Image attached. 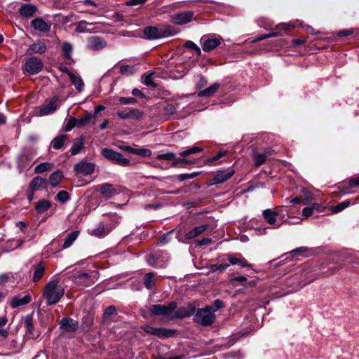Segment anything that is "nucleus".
Masks as SVG:
<instances>
[{"label":"nucleus","mask_w":359,"mask_h":359,"mask_svg":"<svg viewBox=\"0 0 359 359\" xmlns=\"http://www.w3.org/2000/svg\"><path fill=\"white\" fill-rule=\"evenodd\" d=\"M262 216L271 228L278 229L283 224L287 222L286 216L288 217H292V212L289 208L278 207L276 210H264Z\"/></svg>","instance_id":"nucleus-1"},{"label":"nucleus","mask_w":359,"mask_h":359,"mask_svg":"<svg viewBox=\"0 0 359 359\" xmlns=\"http://www.w3.org/2000/svg\"><path fill=\"white\" fill-rule=\"evenodd\" d=\"M59 279H55L49 281L46 285L43 297L48 306L57 303L64 295L65 290L59 285Z\"/></svg>","instance_id":"nucleus-2"},{"label":"nucleus","mask_w":359,"mask_h":359,"mask_svg":"<svg viewBox=\"0 0 359 359\" xmlns=\"http://www.w3.org/2000/svg\"><path fill=\"white\" fill-rule=\"evenodd\" d=\"M118 223L119 217L117 214H109L107 220L101 221L96 228L91 230L90 234L97 238H103L108 235Z\"/></svg>","instance_id":"nucleus-3"},{"label":"nucleus","mask_w":359,"mask_h":359,"mask_svg":"<svg viewBox=\"0 0 359 359\" xmlns=\"http://www.w3.org/2000/svg\"><path fill=\"white\" fill-rule=\"evenodd\" d=\"M99 278V273L95 270L79 271L72 276L74 283L79 286L90 287Z\"/></svg>","instance_id":"nucleus-4"},{"label":"nucleus","mask_w":359,"mask_h":359,"mask_svg":"<svg viewBox=\"0 0 359 359\" xmlns=\"http://www.w3.org/2000/svg\"><path fill=\"white\" fill-rule=\"evenodd\" d=\"M174 35L170 27L159 28L155 26H147L142 31V38L147 40H155Z\"/></svg>","instance_id":"nucleus-5"},{"label":"nucleus","mask_w":359,"mask_h":359,"mask_svg":"<svg viewBox=\"0 0 359 359\" xmlns=\"http://www.w3.org/2000/svg\"><path fill=\"white\" fill-rule=\"evenodd\" d=\"M177 308L175 302H170L167 304H154L151 305L149 311L152 316H163L169 320H173V310Z\"/></svg>","instance_id":"nucleus-6"},{"label":"nucleus","mask_w":359,"mask_h":359,"mask_svg":"<svg viewBox=\"0 0 359 359\" xmlns=\"http://www.w3.org/2000/svg\"><path fill=\"white\" fill-rule=\"evenodd\" d=\"M170 259V256L166 252L156 250L149 254L147 257V264L153 267L163 268Z\"/></svg>","instance_id":"nucleus-7"},{"label":"nucleus","mask_w":359,"mask_h":359,"mask_svg":"<svg viewBox=\"0 0 359 359\" xmlns=\"http://www.w3.org/2000/svg\"><path fill=\"white\" fill-rule=\"evenodd\" d=\"M194 320L203 326L212 325L215 320V315L212 311V307L207 306L203 309H198L194 316Z\"/></svg>","instance_id":"nucleus-8"},{"label":"nucleus","mask_w":359,"mask_h":359,"mask_svg":"<svg viewBox=\"0 0 359 359\" xmlns=\"http://www.w3.org/2000/svg\"><path fill=\"white\" fill-rule=\"evenodd\" d=\"M222 37L216 34H205L201 39L200 43L205 52H209L218 47L222 42Z\"/></svg>","instance_id":"nucleus-9"},{"label":"nucleus","mask_w":359,"mask_h":359,"mask_svg":"<svg viewBox=\"0 0 359 359\" xmlns=\"http://www.w3.org/2000/svg\"><path fill=\"white\" fill-rule=\"evenodd\" d=\"M43 68V62L36 57L28 58L25 64L24 71L30 75L38 74Z\"/></svg>","instance_id":"nucleus-10"},{"label":"nucleus","mask_w":359,"mask_h":359,"mask_svg":"<svg viewBox=\"0 0 359 359\" xmlns=\"http://www.w3.org/2000/svg\"><path fill=\"white\" fill-rule=\"evenodd\" d=\"M235 173L234 170H219L214 177L208 183V186H212L217 184H222L229 180Z\"/></svg>","instance_id":"nucleus-11"},{"label":"nucleus","mask_w":359,"mask_h":359,"mask_svg":"<svg viewBox=\"0 0 359 359\" xmlns=\"http://www.w3.org/2000/svg\"><path fill=\"white\" fill-rule=\"evenodd\" d=\"M196 312V307L193 304H189L186 306H182L173 310V319L184 318L189 317Z\"/></svg>","instance_id":"nucleus-12"},{"label":"nucleus","mask_w":359,"mask_h":359,"mask_svg":"<svg viewBox=\"0 0 359 359\" xmlns=\"http://www.w3.org/2000/svg\"><path fill=\"white\" fill-rule=\"evenodd\" d=\"M59 105L60 104L58 97L53 96L49 102L44 104L41 107L39 110V115L46 116L53 114L56 111Z\"/></svg>","instance_id":"nucleus-13"},{"label":"nucleus","mask_w":359,"mask_h":359,"mask_svg":"<svg viewBox=\"0 0 359 359\" xmlns=\"http://www.w3.org/2000/svg\"><path fill=\"white\" fill-rule=\"evenodd\" d=\"M194 18V12L188 11L178 13L172 16V23L178 25H183L192 21Z\"/></svg>","instance_id":"nucleus-14"},{"label":"nucleus","mask_w":359,"mask_h":359,"mask_svg":"<svg viewBox=\"0 0 359 359\" xmlns=\"http://www.w3.org/2000/svg\"><path fill=\"white\" fill-rule=\"evenodd\" d=\"M95 167L93 163L81 161L74 165V171L77 175H89L94 172Z\"/></svg>","instance_id":"nucleus-15"},{"label":"nucleus","mask_w":359,"mask_h":359,"mask_svg":"<svg viewBox=\"0 0 359 359\" xmlns=\"http://www.w3.org/2000/svg\"><path fill=\"white\" fill-rule=\"evenodd\" d=\"M117 116L121 119H127L133 118L134 119H140L142 116V113L136 109L127 108L123 111H118Z\"/></svg>","instance_id":"nucleus-16"},{"label":"nucleus","mask_w":359,"mask_h":359,"mask_svg":"<svg viewBox=\"0 0 359 359\" xmlns=\"http://www.w3.org/2000/svg\"><path fill=\"white\" fill-rule=\"evenodd\" d=\"M227 260L231 265L238 264L241 267H251V264H248L247 261L242 257L241 254H227Z\"/></svg>","instance_id":"nucleus-17"},{"label":"nucleus","mask_w":359,"mask_h":359,"mask_svg":"<svg viewBox=\"0 0 359 359\" xmlns=\"http://www.w3.org/2000/svg\"><path fill=\"white\" fill-rule=\"evenodd\" d=\"M60 327L66 332H75L78 329V323L71 318H64L60 323Z\"/></svg>","instance_id":"nucleus-18"},{"label":"nucleus","mask_w":359,"mask_h":359,"mask_svg":"<svg viewBox=\"0 0 359 359\" xmlns=\"http://www.w3.org/2000/svg\"><path fill=\"white\" fill-rule=\"evenodd\" d=\"M106 41L100 36H91L88 39V48L93 50H100L106 46Z\"/></svg>","instance_id":"nucleus-19"},{"label":"nucleus","mask_w":359,"mask_h":359,"mask_svg":"<svg viewBox=\"0 0 359 359\" xmlns=\"http://www.w3.org/2000/svg\"><path fill=\"white\" fill-rule=\"evenodd\" d=\"M310 282L311 281L304 280L302 276H299L297 273L294 278L287 279V284L296 290H299L308 285Z\"/></svg>","instance_id":"nucleus-20"},{"label":"nucleus","mask_w":359,"mask_h":359,"mask_svg":"<svg viewBox=\"0 0 359 359\" xmlns=\"http://www.w3.org/2000/svg\"><path fill=\"white\" fill-rule=\"evenodd\" d=\"M94 25V23L81 20L76 25V32L78 33H96L97 31L93 27Z\"/></svg>","instance_id":"nucleus-21"},{"label":"nucleus","mask_w":359,"mask_h":359,"mask_svg":"<svg viewBox=\"0 0 359 359\" xmlns=\"http://www.w3.org/2000/svg\"><path fill=\"white\" fill-rule=\"evenodd\" d=\"M37 11L36 6L32 4H23L19 9L21 16L27 18L33 17Z\"/></svg>","instance_id":"nucleus-22"},{"label":"nucleus","mask_w":359,"mask_h":359,"mask_svg":"<svg viewBox=\"0 0 359 359\" xmlns=\"http://www.w3.org/2000/svg\"><path fill=\"white\" fill-rule=\"evenodd\" d=\"M31 25L36 30L42 32H47L50 29V25L41 18L32 20Z\"/></svg>","instance_id":"nucleus-23"},{"label":"nucleus","mask_w":359,"mask_h":359,"mask_svg":"<svg viewBox=\"0 0 359 359\" xmlns=\"http://www.w3.org/2000/svg\"><path fill=\"white\" fill-rule=\"evenodd\" d=\"M208 227L207 224L196 226L185 233V238L188 240L194 239L205 232Z\"/></svg>","instance_id":"nucleus-24"},{"label":"nucleus","mask_w":359,"mask_h":359,"mask_svg":"<svg viewBox=\"0 0 359 359\" xmlns=\"http://www.w3.org/2000/svg\"><path fill=\"white\" fill-rule=\"evenodd\" d=\"M271 149H266L264 153H259L257 151H254L253 153V160L255 161V165L259 167L263 165L266 161V157L271 154Z\"/></svg>","instance_id":"nucleus-25"},{"label":"nucleus","mask_w":359,"mask_h":359,"mask_svg":"<svg viewBox=\"0 0 359 359\" xmlns=\"http://www.w3.org/2000/svg\"><path fill=\"white\" fill-rule=\"evenodd\" d=\"M100 191L104 196L109 198L118 194V191L116 190L114 185L109 183L100 185Z\"/></svg>","instance_id":"nucleus-26"},{"label":"nucleus","mask_w":359,"mask_h":359,"mask_svg":"<svg viewBox=\"0 0 359 359\" xmlns=\"http://www.w3.org/2000/svg\"><path fill=\"white\" fill-rule=\"evenodd\" d=\"M31 302L30 295H25L22 297L20 296L13 297L10 302V304L12 308H17L21 306L26 305Z\"/></svg>","instance_id":"nucleus-27"},{"label":"nucleus","mask_w":359,"mask_h":359,"mask_svg":"<svg viewBox=\"0 0 359 359\" xmlns=\"http://www.w3.org/2000/svg\"><path fill=\"white\" fill-rule=\"evenodd\" d=\"M72 50L73 48L70 43L65 42L62 44V55L68 65H72L74 63V61L72 56Z\"/></svg>","instance_id":"nucleus-28"},{"label":"nucleus","mask_w":359,"mask_h":359,"mask_svg":"<svg viewBox=\"0 0 359 359\" xmlns=\"http://www.w3.org/2000/svg\"><path fill=\"white\" fill-rule=\"evenodd\" d=\"M47 183V180L40 176L34 177L29 183V189L31 191L42 189Z\"/></svg>","instance_id":"nucleus-29"},{"label":"nucleus","mask_w":359,"mask_h":359,"mask_svg":"<svg viewBox=\"0 0 359 359\" xmlns=\"http://www.w3.org/2000/svg\"><path fill=\"white\" fill-rule=\"evenodd\" d=\"M79 231L74 230L70 233H69L64 239V243L62 244V249H67L72 245L74 241L77 239L79 235Z\"/></svg>","instance_id":"nucleus-30"},{"label":"nucleus","mask_w":359,"mask_h":359,"mask_svg":"<svg viewBox=\"0 0 359 359\" xmlns=\"http://www.w3.org/2000/svg\"><path fill=\"white\" fill-rule=\"evenodd\" d=\"M93 119V114L89 112H86L83 116L80 118H74L72 119L73 121L76 122V128H83L89 125Z\"/></svg>","instance_id":"nucleus-31"},{"label":"nucleus","mask_w":359,"mask_h":359,"mask_svg":"<svg viewBox=\"0 0 359 359\" xmlns=\"http://www.w3.org/2000/svg\"><path fill=\"white\" fill-rule=\"evenodd\" d=\"M68 76L72 81V83L74 86L76 90L79 93L83 91L84 88V83L81 77L72 72H68Z\"/></svg>","instance_id":"nucleus-32"},{"label":"nucleus","mask_w":359,"mask_h":359,"mask_svg":"<svg viewBox=\"0 0 359 359\" xmlns=\"http://www.w3.org/2000/svg\"><path fill=\"white\" fill-rule=\"evenodd\" d=\"M52 205V203L46 199H41L36 202L35 210L37 214H42L47 211Z\"/></svg>","instance_id":"nucleus-33"},{"label":"nucleus","mask_w":359,"mask_h":359,"mask_svg":"<svg viewBox=\"0 0 359 359\" xmlns=\"http://www.w3.org/2000/svg\"><path fill=\"white\" fill-rule=\"evenodd\" d=\"M63 178V173L60 170L53 172L49 177V183L52 187H57Z\"/></svg>","instance_id":"nucleus-34"},{"label":"nucleus","mask_w":359,"mask_h":359,"mask_svg":"<svg viewBox=\"0 0 359 359\" xmlns=\"http://www.w3.org/2000/svg\"><path fill=\"white\" fill-rule=\"evenodd\" d=\"M220 87V84L218 83H215L206 88L205 89L201 90L198 93V97H210L214 93L217 92V90Z\"/></svg>","instance_id":"nucleus-35"},{"label":"nucleus","mask_w":359,"mask_h":359,"mask_svg":"<svg viewBox=\"0 0 359 359\" xmlns=\"http://www.w3.org/2000/svg\"><path fill=\"white\" fill-rule=\"evenodd\" d=\"M156 275L153 272L147 273L144 276V285L148 290H151L156 285Z\"/></svg>","instance_id":"nucleus-36"},{"label":"nucleus","mask_w":359,"mask_h":359,"mask_svg":"<svg viewBox=\"0 0 359 359\" xmlns=\"http://www.w3.org/2000/svg\"><path fill=\"white\" fill-rule=\"evenodd\" d=\"M45 264L43 262H40L34 269L33 274L34 282L39 281L43 276L45 273Z\"/></svg>","instance_id":"nucleus-37"},{"label":"nucleus","mask_w":359,"mask_h":359,"mask_svg":"<svg viewBox=\"0 0 359 359\" xmlns=\"http://www.w3.org/2000/svg\"><path fill=\"white\" fill-rule=\"evenodd\" d=\"M66 139L65 135H57L52 140L50 145L54 149L59 150L63 147Z\"/></svg>","instance_id":"nucleus-38"},{"label":"nucleus","mask_w":359,"mask_h":359,"mask_svg":"<svg viewBox=\"0 0 359 359\" xmlns=\"http://www.w3.org/2000/svg\"><path fill=\"white\" fill-rule=\"evenodd\" d=\"M175 331L166 328L157 327L156 336L160 338H168L173 336Z\"/></svg>","instance_id":"nucleus-39"},{"label":"nucleus","mask_w":359,"mask_h":359,"mask_svg":"<svg viewBox=\"0 0 359 359\" xmlns=\"http://www.w3.org/2000/svg\"><path fill=\"white\" fill-rule=\"evenodd\" d=\"M25 323L27 330V334L29 337H34V325L32 321V316L27 315L25 318Z\"/></svg>","instance_id":"nucleus-40"},{"label":"nucleus","mask_w":359,"mask_h":359,"mask_svg":"<svg viewBox=\"0 0 359 359\" xmlns=\"http://www.w3.org/2000/svg\"><path fill=\"white\" fill-rule=\"evenodd\" d=\"M29 50L35 53H43L46 50V46L42 42L33 43L29 46Z\"/></svg>","instance_id":"nucleus-41"},{"label":"nucleus","mask_w":359,"mask_h":359,"mask_svg":"<svg viewBox=\"0 0 359 359\" xmlns=\"http://www.w3.org/2000/svg\"><path fill=\"white\" fill-rule=\"evenodd\" d=\"M101 153L104 158L111 161H114L118 154V152L108 148L102 149Z\"/></svg>","instance_id":"nucleus-42"},{"label":"nucleus","mask_w":359,"mask_h":359,"mask_svg":"<svg viewBox=\"0 0 359 359\" xmlns=\"http://www.w3.org/2000/svg\"><path fill=\"white\" fill-rule=\"evenodd\" d=\"M53 167V164L48 162L41 163L37 165L34 168L36 173H43L46 171L50 170Z\"/></svg>","instance_id":"nucleus-43"},{"label":"nucleus","mask_w":359,"mask_h":359,"mask_svg":"<svg viewBox=\"0 0 359 359\" xmlns=\"http://www.w3.org/2000/svg\"><path fill=\"white\" fill-rule=\"evenodd\" d=\"M83 146V139H79L77 140L72 146L70 151L72 155H76L78 154L81 150L82 149Z\"/></svg>","instance_id":"nucleus-44"},{"label":"nucleus","mask_w":359,"mask_h":359,"mask_svg":"<svg viewBox=\"0 0 359 359\" xmlns=\"http://www.w3.org/2000/svg\"><path fill=\"white\" fill-rule=\"evenodd\" d=\"M308 248L306 247H299L294 250H291L289 253L286 254L285 255L287 257L285 259H288L289 257H299L302 256L303 253L308 251Z\"/></svg>","instance_id":"nucleus-45"},{"label":"nucleus","mask_w":359,"mask_h":359,"mask_svg":"<svg viewBox=\"0 0 359 359\" xmlns=\"http://www.w3.org/2000/svg\"><path fill=\"white\" fill-rule=\"evenodd\" d=\"M202 150H203V149L201 148V147H188L185 150L181 151L180 153V155L183 156V157H186V156H189L191 154H196V153H198V152H201V151H202Z\"/></svg>","instance_id":"nucleus-46"},{"label":"nucleus","mask_w":359,"mask_h":359,"mask_svg":"<svg viewBox=\"0 0 359 359\" xmlns=\"http://www.w3.org/2000/svg\"><path fill=\"white\" fill-rule=\"evenodd\" d=\"M70 199L69 194L66 191H60L55 196V200L65 203Z\"/></svg>","instance_id":"nucleus-47"},{"label":"nucleus","mask_w":359,"mask_h":359,"mask_svg":"<svg viewBox=\"0 0 359 359\" xmlns=\"http://www.w3.org/2000/svg\"><path fill=\"white\" fill-rule=\"evenodd\" d=\"M184 46L187 48L193 50L195 52V53L198 56L201 55V48L192 41H187L184 43Z\"/></svg>","instance_id":"nucleus-48"},{"label":"nucleus","mask_w":359,"mask_h":359,"mask_svg":"<svg viewBox=\"0 0 359 359\" xmlns=\"http://www.w3.org/2000/svg\"><path fill=\"white\" fill-rule=\"evenodd\" d=\"M113 162L121 166H127L130 164V161L128 158H125L121 153H118Z\"/></svg>","instance_id":"nucleus-49"},{"label":"nucleus","mask_w":359,"mask_h":359,"mask_svg":"<svg viewBox=\"0 0 359 359\" xmlns=\"http://www.w3.org/2000/svg\"><path fill=\"white\" fill-rule=\"evenodd\" d=\"M154 73L148 72L145 74L142 79L143 83L147 86L156 87V85L153 82Z\"/></svg>","instance_id":"nucleus-50"},{"label":"nucleus","mask_w":359,"mask_h":359,"mask_svg":"<svg viewBox=\"0 0 359 359\" xmlns=\"http://www.w3.org/2000/svg\"><path fill=\"white\" fill-rule=\"evenodd\" d=\"M350 203H351L349 201H345L341 203H339L337 205L332 207V211L334 213H338L344 210L346 208L348 207Z\"/></svg>","instance_id":"nucleus-51"},{"label":"nucleus","mask_w":359,"mask_h":359,"mask_svg":"<svg viewBox=\"0 0 359 359\" xmlns=\"http://www.w3.org/2000/svg\"><path fill=\"white\" fill-rule=\"evenodd\" d=\"M116 313H117V310L114 306H112V305L109 306L106 308V309L104 311V313L103 315V318H104V320H107V319L109 318L111 316L116 315Z\"/></svg>","instance_id":"nucleus-52"},{"label":"nucleus","mask_w":359,"mask_h":359,"mask_svg":"<svg viewBox=\"0 0 359 359\" xmlns=\"http://www.w3.org/2000/svg\"><path fill=\"white\" fill-rule=\"evenodd\" d=\"M119 72L123 75H131L135 72V67L130 65H122L120 67Z\"/></svg>","instance_id":"nucleus-53"},{"label":"nucleus","mask_w":359,"mask_h":359,"mask_svg":"<svg viewBox=\"0 0 359 359\" xmlns=\"http://www.w3.org/2000/svg\"><path fill=\"white\" fill-rule=\"evenodd\" d=\"M156 159L158 160H166V161H172L175 159V154L173 152H168L165 154H159L156 156Z\"/></svg>","instance_id":"nucleus-54"},{"label":"nucleus","mask_w":359,"mask_h":359,"mask_svg":"<svg viewBox=\"0 0 359 359\" xmlns=\"http://www.w3.org/2000/svg\"><path fill=\"white\" fill-rule=\"evenodd\" d=\"M178 109V104H168L164 107V111L167 115H172Z\"/></svg>","instance_id":"nucleus-55"},{"label":"nucleus","mask_w":359,"mask_h":359,"mask_svg":"<svg viewBox=\"0 0 359 359\" xmlns=\"http://www.w3.org/2000/svg\"><path fill=\"white\" fill-rule=\"evenodd\" d=\"M197 175H198V172H194L192 173L180 174V175H177V180L179 181L182 182V181H184L187 180L193 179L195 177H196Z\"/></svg>","instance_id":"nucleus-56"},{"label":"nucleus","mask_w":359,"mask_h":359,"mask_svg":"<svg viewBox=\"0 0 359 359\" xmlns=\"http://www.w3.org/2000/svg\"><path fill=\"white\" fill-rule=\"evenodd\" d=\"M147 0H128L126 2V5L128 6H139L142 7Z\"/></svg>","instance_id":"nucleus-57"},{"label":"nucleus","mask_w":359,"mask_h":359,"mask_svg":"<svg viewBox=\"0 0 359 359\" xmlns=\"http://www.w3.org/2000/svg\"><path fill=\"white\" fill-rule=\"evenodd\" d=\"M226 153H227V151L225 150L219 151L215 156L207 159L205 161L206 163H210L213 161L219 160L222 157L224 156L226 154Z\"/></svg>","instance_id":"nucleus-58"},{"label":"nucleus","mask_w":359,"mask_h":359,"mask_svg":"<svg viewBox=\"0 0 359 359\" xmlns=\"http://www.w3.org/2000/svg\"><path fill=\"white\" fill-rule=\"evenodd\" d=\"M135 154L139 155L140 156H144V157H148V156H151V151L148 149H144V148L135 149Z\"/></svg>","instance_id":"nucleus-59"},{"label":"nucleus","mask_w":359,"mask_h":359,"mask_svg":"<svg viewBox=\"0 0 359 359\" xmlns=\"http://www.w3.org/2000/svg\"><path fill=\"white\" fill-rule=\"evenodd\" d=\"M119 102L122 104H132L136 103V100L133 97H121L119 98Z\"/></svg>","instance_id":"nucleus-60"},{"label":"nucleus","mask_w":359,"mask_h":359,"mask_svg":"<svg viewBox=\"0 0 359 359\" xmlns=\"http://www.w3.org/2000/svg\"><path fill=\"white\" fill-rule=\"evenodd\" d=\"M347 183L348 187L347 188L358 187H359V176L355 178H350L348 180Z\"/></svg>","instance_id":"nucleus-61"},{"label":"nucleus","mask_w":359,"mask_h":359,"mask_svg":"<svg viewBox=\"0 0 359 359\" xmlns=\"http://www.w3.org/2000/svg\"><path fill=\"white\" fill-rule=\"evenodd\" d=\"M72 119H74V117L69 118L67 123L65 126V130L66 132H69L72 130L74 127H76V122L73 121Z\"/></svg>","instance_id":"nucleus-62"},{"label":"nucleus","mask_w":359,"mask_h":359,"mask_svg":"<svg viewBox=\"0 0 359 359\" xmlns=\"http://www.w3.org/2000/svg\"><path fill=\"white\" fill-rule=\"evenodd\" d=\"M224 303L220 299H216L214 302L213 306L214 308H212V311L214 313L215 311H217L218 309L224 307Z\"/></svg>","instance_id":"nucleus-63"},{"label":"nucleus","mask_w":359,"mask_h":359,"mask_svg":"<svg viewBox=\"0 0 359 359\" xmlns=\"http://www.w3.org/2000/svg\"><path fill=\"white\" fill-rule=\"evenodd\" d=\"M294 25L292 24L280 23L276 26L277 30H287L288 29L293 27Z\"/></svg>","instance_id":"nucleus-64"}]
</instances>
